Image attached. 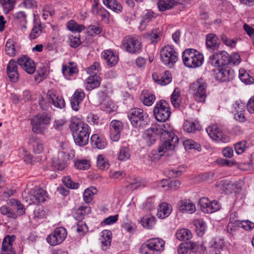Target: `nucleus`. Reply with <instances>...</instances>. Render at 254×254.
Here are the masks:
<instances>
[{"label": "nucleus", "instance_id": "nucleus-1", "mask_svg": "<svg viewBox=\"0 0 254 254\" xmlns=\"http://www.w3.org/2000/svg\"><path fill=\"white\" fill-rule=\"evenodd\" d=\"M165 242L162 239L154 238L146 241L141 246V254H160L165 249Z\"/></svg>", "mask_w": 254, "mask_h": 254}, {"label": "nucleus", "instance_id": "nucleus-2", "mask_svg": "<svg viewBox=\"0 0 254 254\" xmlns=\"http://www.w3.org/2000/svg\"><path fill=\"white\" fill-rule=\"evenodd\" d=\"M184 64L190 68H196L201 66L203 63L202 54L193 49L185 50L182 55Z\"/></svg>", "mask_w": 254, "mask_h": 254}, {"label": "nucleus", "instance_id": "nucleus-3", "mask_svg": "<svg viewBox=\"0 0 254 254\" xmlns=\"http://www.w3.org/2000/svg\"><path fill=\"white\" fill-rule=\"evenodd\" d=\"M127 117L131 125L135 127L143 128L149 121L146 112L138 108L131 109L128 113Z\"/></svg>", "mask_w": 254, "mask_h": 254}, {"label": "nucleus", "instance_id": "nucleus-4", "mask_svg": "<svg viewBox=\"0 0 254 254\" xmlns=\"http://www.w3.org/2000/svg\"><path fill=\"white\" fill-rule=\"evenodd\" d=\"M207 83L205 79L200 78L191 83L190 91L193 95L195 100L198 103H203L207 97Z\"/></svg>", "mask_w": 254, "mask_h": 254}, {"label": "nucleus", "instance_id": "nucleus-5", "mask_svg": "<svg viewBox=\"0 0 254 254\" xmlns=\"http://www.w3.org/2000/svg\"><path fill=\"white\" fill-rule=\"evenodd\" d=\"M121 48L124 51L131 54H138L142 50L140 39L136 37L126 36L122 40Z\"/></svg>", "mask_w": 254, "mask_h": 254}, {"label": "nucleus", "instance_id": "nucleus-6", "mask_svg": "<svg viewBox=\"0 0 254 254\" xmlns=\"http://www.w3.org/2000/svg\"><path fill=\"white\" fill-rule=\"evenodd\" d=\"M153 113L158 122H165L171 114L169 103L163 100L158 101L154 107Z\"/></svg>", "mask_w": 254, "mask_h": 254}, {"label": "nucleus", "instance_id": "nucleus-7", "mask_svg": "<svg viewBox=\"0 0 254 254\" xmlns=\"http://www.w3.org/2000/svg\"><path fill=\"white\" fill-rule=\"evenodd\" d=\"M160 59L165 65L171 67L178 60L177 53L172 46H165L160 50Z\"/></svg>", "mask_w": 254, "mask_h": 254}, {"label": "nucleus", "instance_id": "nucleus-8", "mask_svg": "<svg viewBox=\"0 0 254 254\" xmlns=\"http://www.w3.org/2000/svg\"><path fill=\"white\" fill-rule=\"evenodd\" d=\"M51 117L45 114H38L31 119L32 130L36 133H42L46 128V125L50 123Z\"/></svg>", "mask_w": 254, "mask_h": 254}, {"label": "nucleus", "instance_id": "nucleus-9", "mask_svg": "<svg viewBox=\"0 0 254 254\" xmlns=\"http://www.w3.org/2000/svg\"><path fill=\"white\" fill-rule=\"evenodd\" d=\"M47 197V192L41 188L31 190L25 196V200L29 204H38L44 202Z\"/></svg>", "mask_w": 254, "mask_h": 254}, {"label": "nucleus", "instance_id": "nucleus-10", "mask_svg": "<svg viewBox=\"0 0 254 254\" xmlns=\"http://www.w3.org/2000/svg\"><path fill=\"white\" fill-rule=\"evenodd\" d=\"M172 135V137L162 138L164 140L162 141L158 149L160 156H163L167 152H173L175 150L179 143V139L175 134Z\"/></svg>", "mask_w": 254, "mask_h": 254}, {"label": "nucleus", "instance_id": "nucleus-11", "mask_svg": "<svg viewBox=\"0 0 254 254\" xmlns=\"http://www.w3.org/2000/svg\"><path fill=\"white\" fill-rule=\"evenodd\" d=\"M230 55L226 52L222 51L210 56L208 63L213 66H221L230 64Z\"/></svg>", "mask_w": 254, "mask_h": 254}, {"label": "nucleus", "instance_id": "nucleus-12", "mask_svg": "<svg viewBox=\"0 0 254 254\" xmlns=\"http://www.w3.org/2000/svg\"><path fill=\"white\" fill-rule=\"evenodd\" d=\"M67 236L66 230L62 227L57 228L46 238L47 242L51 246H56L61 244Z\"/></svg>", "mask_w": 254, "mask_h": 254}, {"label": "nucleus", "instance_id": "nucleus-13", "mask_svg": "<svg viewBox=\"0 0 254 254\" xmlns=\"http://www.w3.org/2000/svg\"><path fill=\"white\" fill-rule=\"evenodd\" d=\"M202 211L206 213H212L219 210L220 205L216 200L210 201L207 197H201L199 201Z\"/></svg>", "mask_w": 254, "mask_h": 254}, {"label": "nucleus", "instance_id": "nucleus-14", "mask_svg": "<svg viewBox=\"0 0 254 254\" xmlns=\"http://www.w3.org/2000/svg\"><path fill=\"white\" fill-rule=\"evenodd\" d=\"M206 131L210 137L214 140L226 142L229 140L227 136L223 134L222 132L215 125L209 126L206 128Z\"/></svg>", "mask_w": 254, "mask_h": 254}, {"label": "nucleus", "instance_id": "nucleus-15", "mask_svg": "<svg viewBox=\"0 0 254 254\" xmlns=\"http://www.w3.org/2000/svg\"><path fill=\"white\" fill-rule=\"evenodd\" d=\"M17 64L29 74H33L35 71L34 61L26 56L19 58L17 60Z\"/></svg>", "mask_w": 254, "mask_h": 254}, {"label": "nucleus", "instance_id": "nucleus-16", "mask_svg": "<svg viewBox=\"0 0 254 254\" xmlns=\"http://www.w3.org/2000/svg\"><path fill=\"white\" fill-rule=\"evenodd\" d=\"M123 128V125L120 121L113 120L110 124V138L114 141H117L120 138L121 132Z\"/></svg>", "mask_w": 254, "mask_h": 254}, {"label": "nucleus", "instance_id": "nucleus-17", "mask_svg": "<svg viewBox=\"0 0 254 254\" xmlns=\"http://www.w3.org/2000/svg\"><path fill=\"white\" fill-rule=\"evenodd\" d=\"M234 71L229 68L221 67L215 73V77L217 80L225 82L230 80L234 77Z\"/></svg>", "mask_w": 254, "mask_h": 254}, {"label": "nucleus", "instance_id": "nucleus-18", "mask_svg": "<svg viewBox=\"0 0 254 254\" xmlns=\"http://www.w3.org/2000/svg\"><path fill=\"white\" fill-rule=\"evenodd\" d=\"M15 239V236H6L3 240L1 249V254H16L12 248V243Z\"/></svg>", "mask_w": 254, "mask_h": 254}, {"label": "nucleus", "instance_id": "nucleus-19", "mask_svg": "<svg viewBox=\"0 0 254 254\" xmlns=\"http://www.w3.org/2000/svg\"><path fill=\"white\" fill-rule=\"evenodd\" d=\"M154 127L158 135H160L161 138H170L173 137V134H175L172 131V128L170 125L167 123L155 126Z\"/></svg>", "mask_w": 254, "mask_h": 254}, {"label": "nucleus", "instance_id": "nucleus-20", "mask_svg": "<svg viewBox=\"0 0 254 254\" xmlns=\"http://www.w3.org/2000/svg\"><path fill=\"white\" fill-rule=\"evenodd\" d=\"M79 119L77 117H72L70 120L69 128L72 131L74 141L76 144L79 145Z\"/></svg>", "mask_w": 254, "mask_h": 254}, {"label": "nucleus", "instance_id": "nucleus-21", "mask_svg": "<svg viewBox=\"0 0 254 254\" xmlns=\"http://www.w3.org/2000/svg\"><path fill=\"white\" fill-rule=\"evenodd\" d=\"M206 46L211 51L217 50L219 48L220 42L215 34L210 33L206 36Z\"/></svg>", "mask_w": 254, "mask_h": 254}, {"label": "nucleus", "instance_id": "nucleus-22", "mask_svg": "<svg viewBox=\"0 0 254 254\" xmlns=\"http://www.w3.org/2000/svg\"><path fill=\"white\" fill-rule=\"evenodd\" d=\"M7 73L10 80L16 82L18 79L17 63L13 60H11L7 66Z\"/></svg>", "mask_w": 254, "mask_h": 254}, {"label": "nucleus", "instance_id": "nucleus-23", "mask_svg": "<svg viewBox=\"0 0 254 254\" xmlns=\"http://www.w3.org/2000/svg\"><path fill=\"white\" fill-rule=\"evenodd\" d=\"M153 80L158 84L166 85L170 83L172 80V75L168 71H166L163 75H158L156 73L152 74Z\"/></svg>", "mask_w": 254, "mask_h": 254}, {"label": "nucleus", "instance_id": "nucleus-24", "mask_svg": "<svg viewBox=\"0 0 254 254\" xmlns=\"http://www.w3.org/2000/svg\"><path fill=\"white\" fill-rule=\"evenodd\" d=\"M157 135H158V134L156 131L154 127H153L144 131L143 134V138L147 146H150L155 143Z\"/></svg>", "mask_w": 254, "mask_h": 254}, {"label": "nucleus", "instance_id": "nucleus-25", "mask_svg": "<svg viewBox=\"0 0 254 254\" xmlns=\"http://www.w3.org/2000/svg\"><path fill=\"white\" fill-rule=\"evenodd\" d=\"M211 248L210 254H221L220 251L222 250L224 246L223 239L215 238L211 240L209 243Z\"/></svg>", "mask_w": 254, "mask_h": 254}, {"label": "nucleus", "instance_id": "nucleus-26", "mask_svg": "<svg viewBox=\"0 0 254 254\" xmlns=\"http://www.w3.org/2000/svg\"><path fill=\"white\" fill-rule=\"evenodd\" d=\"M47 96L49 102L52 103L55 107L60 109L65 107V102L64 99L62 97L56 96L53 91H48Z\"/></svg>", "mask_w": 254, "mask_h": 254}, {"label": "nucleus", "instance_id": "nucleus-27", "mask_svg": "<svg viewBox=\"0 0 254 254\" xmlns=\"http://www.w3.org/2000/svg\"><path fill=\"white\" fill-rule=\"evenodd\" d=\"M100 78L97 75H90L85 81V88L87 90L91 91L99 86Z\"/></svg>", "mask_w": 254, "mask_h": 254}, {"label": "nucleus", "instance_id": "nucleus-28", "mask_svg": "<svg viewBox=\"0 0 254 254\" xmlns=\"http://www.w3.org/2000/svg\"><path fill=\"white\" fill-rule=\"evenodd\" d=\"M172 211V206L166 202L159 204L156 215L159 218L163 219L170 215Z\"/></svg>", "mask_w": 254, "mask_h": 254}, {"label": "nucleus", "instance_id": "nucleus-29", "mask_svg": "<svg viewBox=\"0 0 254 254\" xmlns=\"http://www.w3.org/2000/svg\"><path fill=\"white\" fill-rule=\"evenodd\" d=\"M179 209L183 212L191 214L195 211L196 208L194 204L191 200L185 199L180 201Z\"/></svg>", "mask_w": 254, "mask_h": 254}, {"label": "nucleus", "instance_id": "nucleus-30", "mask_svg": "<svg viewBox=\"0 0 254 254\" xmlns=\"http://www.w3.org/2000/svg\"><path fill=\"white\" fill-rule=\"evenodd\" d=\"M80 146L86 145L89 141L90 129L88 125L80 123Z\"/></svg>", "mask_w": 254, "mask_h": 254}, {"label": "nucleus", "instance_id": "nucleus-31", "mask_svg": "<svg viewBox=\"0 0 254 254\" xmlns=\"http://www.w3.org/2000/svg\"><path fill=\"white\" fill-rule=\"evenodd\" d=\"M112 234L109 230H104L101 232L100 242L102 245V249L106 250L110 246L112 240Z\"/></svg>", "mask_w": 254, "mask_h": 254}, {"label": "nucleus", "instance_id": "nucleus-32", "mask_svg": "<svg viewBox=\"0 0 254 254\" xmlns=\"http://www.w3.org/2000/svg\"><path fill=\"white\" fill-rule=\"evenodd\" d=\"M64 154L65 153L64 151H61L59 153L58 158L54 157L53 158L52 167L54 170L62 171L66 167L65 158H64L63 160L59 159V157H63Z\"/></svg>", "mask_w": 254, "mask_h": 254}, {"label": "nucleus", "instance_id": "nucleus-33", "mask_svg": "<svg viewBox=\"0 0 254 254\" xmlns=\"http://www.w3.org/2000/svg\"><path fill=\"white\" fill-rule=\"evenodd\" d=\"M102 57L110 66L115 65L118 60V57L111 50H105L102 53Z\"/></svg>", "mask_w": 254, "mask_h": 254}, {"label": "nucleus", "instance_id": "nucleus-34", "mask_svg": "<svg viewBox=\"0 0 254 254\" xmlns=\"http://www.w3.org/2000/svg\"><path fill=\"white\" fill-rule=\"evenodd\" d=\"M98 190L96 188L90 187L85 189L83 193V199L86 204H89L93 199L95 195L97 194Z\"/></svg>", "mask_w": 254, "mask_h": 254}, {"label": "nucleus", "instance_id": "nucleus-35", "mask_svg": "<svg viewBox=\"0 0 254 254\" xmlns=\"http://www.w3.org/2000/svg\"><path fill=\"white\" fill-rule=\"evenodd\" d=\"M90 139L93 145L98 149H104L107 145L106 139L103 137H100L98 134L92 135Z\"/></svg>", "mask_w": 254, "mask_h": 254}, {"label": "nucleus", "instance_id": "nucleus-36", "mask_svg": "<svg viewBox=\"0 0 254 254\" xmlns=\"http://www.w3.org/2000/svg\"><path fill=\"white\" fill-rule=\"evenodd\" d=\"M105 5L116 12L122 11L123 7L121 4L117 0H103Z\"/></svg>", "mask_w": 254, "mask_h": 254}, {"label": "nucleus", "instance_id": "nucleus-37", "mask_svg": "<svg viewBox=\"0 0 254 254\" xmlns=\"http://www.w3.org/2000/svg\"><path fill=\"white\" fill-rule=\"evenodd\" d=\"M33 151L36 154H40L44 150V144L42 140L39 139L32 137L30 139Z\"/></svg>", "mask_w": 254, "mask_h": 254}, {"label": "nucleus", "instance_id": "nucleus-38", "mask_svg": "<svg viewBox=\"0 0 254 254\" xmlns=\"http://www.w3.org/2000/svg\"><path fill=\"white\" fill-rule=\"evenodd\" d=\"M154 18L153 12L147 11L142 16L139 23V28L140 30H144L148 23Z\"/></svg>", "mask_w": 254, "mask_h": 254}, {"label": "nucleus", "instance_id": "nucleus-39", "mask_svg": "<svg viewBox=\"0 0 254 254\" xmlns=\"http://www.w3.org/2000/svg\"><path fill=\"white\" fill-rule=\"evenodd\" d=\"M176 237L180 241H186L191 238L192 234L188 229H181L176 232Z\"/></svg>", "mask_w": 254, "mask_h": 254}, {"label": "nucleus", "instance_id": "nucleus-40", "mask_svg": "<svg viewBox=\"0 0 254 254\" xmlns=\"http://www.w3.org/2000/svg\"><path fill=\"white\" fill-rule=\"evenodd\" d=\"M101 32V29L94 25H90L85 28L83 25L80 24V32L87 33L89 36H93L99 34Z\"/></svg>", "mask_w": 254, "mask_h": 254}, {"label": "nucleus", "instance_id": "nucleus-41", "mask_svg": "<svg viewBox=\"0 0 254 254\" xmlns=\"http://www.w3.org/2000/svg\"><path fill=\"white\" fill-rule=\"evenodd\" d=\"M176 4L175 0H159L158 2V7L160 11H165L172 8Z\"/></svg>", "mask_w": 254, "mask_h": 254}, {"label": "nucleus", "instance_id": "nucleus-42", "mask_svg": "<svg viewBox=\"0 0 254 254\" xmlns=\"http://www.w3.org/2000/svg\"><path fill=\"white\" fill-rule=\"evenodd\" d=\"M183 128L188 132H192L195 130H199L200 127L197 122L186 121L183 125Z\"/></svg>", "mask_w": 254, "mask_h": 254}, {"label": "nucleus", "instance_id": "nucleus-43", "mask_svg": "<svg viewBox=\"0 0 254 254\" xmlns=\"http://www.w3.org/2000/svg\"><path fill=\"white\" fill-rule=\"evenodd\" d=\"M141 99L143 100V104L147 106L152 105L155 100V96L152 93H149L148 91H143L141 95Z\"/></svg>", "mask_w": 254, "mask_h": 254}, {"label": "nucleus", "instance_id": "nucleus-44", "mask_svg": "<svg viewBox=\"0 0 254 254\" xmlns=\"http://www.w3.org/2000/svg\"><path fill=\"white\" fill-rule=\"evenodd\" d=\"M16 2V0H0V3L6 14L14 9Z\"/></svg>", "mask_w": 254, "mask_h": 254}, {"label": "nucleus", "instance_id": "nucleus-45", "mask_svg": "<svg viewBox=\"0 0 254 254\" xmlns=\"http://www.w3.org/2000/svg\"><path fill=\"white\" fill-rule=\"evenodd\" d=\"M239 77L240 80L246 84H250L254 83V78L250 76L244 69H239Z\"/></svg>", "mask_w": 254, "mask_h": 254}, {"label": "nucleus", "instance_id": "nucleus-46", "mask_svg": "<svg viewBox=\"0 0 254 254\" xmlns=\"http://www.w3.org/2000/svg\"><path fill=\"white\" fill-rule=\"evenodd\" d=\"M95 4L92 6V12L95 14H98L102 18H106L109 16L108 12L104 8L98 9V3L95 0Z\"/></svg>", "mask_w": 254, "mask_h": 254}, {"label": "nucleus", "instance_id": "nucleus-47", "mask_svg": "<svg viewBox=\"0 0 254 254\" xmlns=\"http://www.w3.org/2000/svg\"><path fill=\"white\" fill-rule=\"evenodd\" d=\"M141 222L144 228L151 229L155 224V218L151 215L146 216L141 219Z\"/></svg>", "mask_w": 254, "mask_h": 254}, {"label": "nucleus", "instance_id": "nucleus-48", "mask_svg": "<svg viewBox=\"0 0 254 254\" xmlns=\"http://www.w3.org/2000/svg\"><path fill=\"white\" fill-rule=\"evenodd\" d=\"M97 166L100 170L107 169L109 167V163L107 159L101 154L99 155L97 158Z\"/></svg>", "mask_w": 254, "mask_h": 254}, {"label": "nucleus", "instance_id": "nucleus-49", "mask_svg": "<svg viewBox=\"0 0 254 254\" xmlns=\"http://www.w3.org/2000/svg\"><path fill=\"white\" fill-rule=\"evenodd\" d=\"M237 227H242L246 231H250L254 228V223L249 220L240 221L236 219Z\"/></svg>", "mask_w": 254, "mask_h": 254}, {"label": "nucleus", "instance_id": "nucleus-50", "mask_svg": "<svg viewBox=\"0 0 254 254\" xmlns=\"http://www.w3.org/2000/svg\"><path fill=\"white\" fill-rule=\"evenodd\" d=\"M180 89L176 88L171 96V101L174 107L178 108L180 106Z\"/></svg>", "mask_w": 254, "mask_h": 254}, {"label": "nucleus", "instance_id": "nucleus-51", "mask_svg": "<svg viewBox=\"0 0 254 254\" xmlns=\"http://www.w3.org/2000/svg\"><path fill=\"white\" fill-rule=\"evenodd\" d=\"M70 104L72 109L75 111L78 110L79 105V91L77 89L70 98Z\"/></svg>", "mask_w": 254, "mask_h": 254}, {"label": "nucleus", "instance_id": "nucleus-52", "mask_svg": "<svg viewBox=\"0 0 254 254\" xmlns=\"http://www.w3.org/2000/svg\"><path fill=\"white\" fill-rule=\"evenodd\" d=\"M130 156V150L128 147H122L118 155V159L121 161L128 160Z\"/></svg>", "mask_w": 254, "mask_h": 254}, {"label": "nucleus", "instance_id": "nucleus-53", "mask_svg": "<svg viewBox=\"0 0 254 254\" xmlns=\"http://www.w3.org/2000/svg\"><path fill=\"white\" fill-rule=\"evenodd\" d=\"M42 33V28L40 24L38 23L35 24L33 26L31 33L29 35V37L31 40H34L38 38Z\"/></svg>", "mask_w": 254, "mask_h": 254}, {"label": "nucleus", "instance_id": "nucleus-54", "mask_svg": "<svg viewBox=\"0 0 254 254\" xmlns=\"http://www.w3.org/2000/svg\"><path fill=\"white\" fill-rule=\"evenodd\" d=\"M5 50L6 54L10 56H13L16 54V50L14 45L13 41L8 39L6 43Z\"/></svg>", "mask_w": 254, "mask_h": 254}, {"label": "nucleus", "instance_id": "nucleus-55", "mask_svg": "<svg viewBox=\"0 0 254 254\" xmlns=\"http://www.w3.org/2000/svg\"><path fill=\"white\" fill-rule=\"evenodd\" d=\"M184 170V167L180 166L177 168L169 170L167 173L170 178H176L181 176Z\"/></svg>", "mask_w": 254, "mask_h": 254}, {"label": "nucleus", "instance_id": "nucleus-56", "mask_svg": "<svg viewBox=\"0 0 254 254\" xmlns=\"http://www.w3.org/2000/svg\"><path fill=\"white\" fill-rule=\"evenodd\" d=\"M220 38L223 44L231 48H234L237 43V39H230L224 34L221 35Z\"/></svg>", "mask_w": 254, "mask_h": 254}, {"label": "nucleus", "instance_id": "nucleus-57", "mask_svg": "<svg viewBox=\"0 0 254 254\" xmlns=\"http://www.w3.org/2000/svg\"><path fill=\"white\" fill-rule=\"evenodd\" d=\"M77 71V69L73 66H69L66 65H63L62 72L64 76L67 78Z\"/></svg>", "mask_w": 254, "mask_h": 254}, {"label": "nucleus", "instance_id": "nucleus-58", "mask_svg": "<svg viewBox=\"0 0 254 254\" xmlns=\"http://www.w3.org/2000/svg\"><path fill=\"white\" fill-rule=\"evenodd\" d=\"M184 145L186 150L194 149L198 150L200 145L191 139H187L184 141Z\"/></svg>", "mask_w": 254, "mask_h": 254}, {"label": "nucleus", "instance_id": "nucleus-59", "mask_svg": "<svg viewBox=\"0 0 254 254\" xmlns=\"http://www.w3.org/2000/svg\"><path fill=\"white\" fill-rule=\"evenodd\" d=\"M63 183L68 188L75 189L78 188V184L73 182L69 177H65L62 179Z\"/></svg>", "mask_w": 254, "mask_h": 254}, {"label": "nucleus", "instance_id": "nucleus-60", "mask_svg": "<svg viewBox=\"0 0 254 254\" xmlns=\"http://www.w3.org/2000/svg\"><path fill=\"white\" fill-rule=\"evenodd\" d=\"M236 213H234L231 214V216L230 218V222L228 225L227 227V231L228 233L233 234L236 230V220L233 217V216H236Z\"/></svg>", "mask_w": 254, "mask_h": 254}, {"label": "nucleus", "instance_id": "nucleus-61", "mask_svg": "<svg viewBox=\"0 0 254 254\" xmlns=\"http://www.w3.org/2000/svg\"><path fill=\"white\" fill-rule=\"evenodd\" d=\"M79 214L77 212H76L73 215V220L71 223V228L73 230H76L77 232H79Z\"/></svg>", "mask_w": 254, "mask_h": 254}, {"label": "nucleus", "instance_id": "nucleus-62", "mask_svg": "<svg viewBox=\"0 0 254 254\" xmlns=\"http://www.w3.org/2000/svg\"><path fill=\"white\" fill-rule=\"evenodd\" d=\"M66 27L67 29L72 32H79V25L73 20H70L67 22Z\"/></svg>", "mask_w": 254, "mask_h": 254}, {"label": "nucleus", "instance_id": "nucleus-63", "mask_svg": "<svg viewBox=\"0 0 254 254\" xmlns=\"http://www.w3.org/2000/svg\"><path fill=\"white\" fill-rule=\"evenodd\" d=\"M100 68V64L97 62H94L92 65L87 68L86 71L91 75L97 74Z\"/></svg>", "mask_w": 254, "mask_h": 254}, {"label": "nucleus", "instance_id": "nucleus-64", "mask_svg": "<svg viewBox=\"0 0 254 254\" xmlns=\"http://www.w3.org/2000/svg\"><path fill=\"white\" fill-rule=\"evenodd\" d=\"M13 204L16 206L17 212L19 215H22L25 214V208L23 205L21 204L20 201L14 199L13 201Z\"/></svg>", "mask_w": 254, "mask_h": 254}]
</instances>
